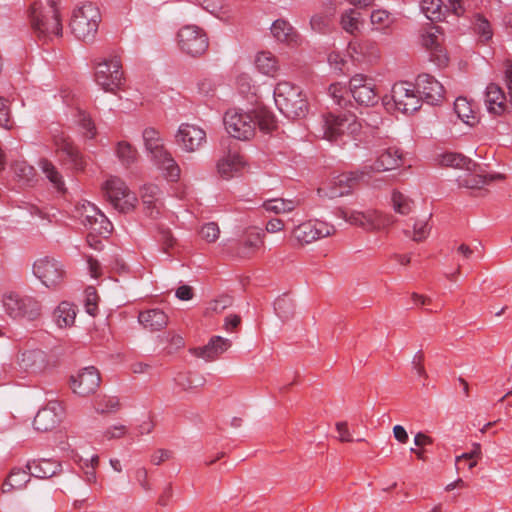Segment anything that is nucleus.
<instances>
[{
  "label": "nucleus",
  "mask_w": 512,
  "mask_h": 512,
  "mask_svg": "<svg viewBox=\"0 0 512 512\" xmlns=\"http://www.w3.org/2000/svg\"><path fill=\"white\" fill-rule=\"evenodd\" d=\"M403 164V154L395 147L383 150L373 165L364 166L369 175L372 172H385L399 168Z\"/></svg>",
  "instance_id": "26"
},
{
  "label": "nucleus",
  "mask_w": 512,
  "mask_h": 512,
  "mask_svg": "<svg viewBox=\"0 0 512 512\" xmlns=\"http://www.w3.org/2000/svg\"><path fill=\"white\" fill-rule=\"evenodd\" d=\"M26 468L36 478H50L61 471V464L52 459H40L28 462Z\"/></svg>",
  "instance_id": "31"
},
{
  "label": "nucleus",
  "mask_w": 512,
  "mask_h": 512,
  "mask_svg": "<svg viewBox=\"0 0 512 512\" xmlns=\"http://www.w3.org/2000/svg\"><path fill=\"white\" fill-rule=\"evenodd\" d=\"M101 377L98 370L93 367H86L76 376L71 377V387L74 393L85 397L94 393L100 385Z\"/></svg>",
  "instance_id": "23"
},
{
  "label": "nucleus",
  "mask_w": 512,
  "mask_h": 512,
  "mask_svg": "<svg viewBox=\"0 0 512 512\" xmlns=\"http://www.w3.org/2000/svg\"><path fill=\"white\" fill-rule=\"evenodd\" d=\"M0 127L5 129L12 128V121L10 116V108L8 101L0 97Z\"/></svg>",
  "instance_id": "60"
},
{
  "label": "nucleus",
  "mask_w": 512,
  "mask_h": 512,
  "mask_svg": "<svg viewBox=\"0 0 512 512\" xmlns=\"http://www.w3.org/2000/svg\"><path fill=\"white\" fill-rule=\"evenodd\" d=\"M142 138L152 162L164 172L166 179L177 181L181 173L180 167L165 148L160 132L153 127H148L143 130Z\"/></svg>",
  "instance_id": "1"
},
{
  "label": "nucleus",
  "mask_w": 512,
  "mask_h": 512,
  "mask_svg": "<svg viewBox=\"0 0 512 512\" xmlns=\"http://www.w3.org/2000/svg\"><path fill=\"white\" fill-rule=\"evenodd\" d=\"M38 165L46 178L58 191H65L63 176L50 160L43 158L39 161Z\"/></svg>",
  "instance_id": "38"
},
{
  "label": "nucleus",
  "mask_w": 512,
  "mask_h": 512,
  "mask_svg": "<svg viewBox=\"0 0 512 512\" xmlns=\"http://www.w3.org/2000/svg\"><path fill=\"white\" fill-rule=\"evenodd\" d=\"M77 122L82 129L83 135L88 139H93L96 136V127L89 114L85 111L79 110L77 114Z\"/></svg>",
  "instance_id": "52"
},
{
  "label": "nucleus",
  "mask_w": 512,
  "mask_h": 512,
  "mask_svg": "<svg viewBox=\"0 0 512 512\" xmlns=\"http://www.w3.org/2000/svg\"><path fill=\"white\" fill-rule=\"evenodd\" d=\"M224 154L217 162L218 174L224 179L237 176L245 167V162L239 153L236 143L224 146Z\"/></svg>",
  "instance_id": "20"
},
{
  "label": "nucleus",
  "mask_w": 512,
  "mask_h": 512,
  "mask_svg": "<svg viewBox=\"0 0 512 512\" xmlns=\"http://www.w3.org/2000/svg\"><path fill=\"white\" fill-rule=\"evenodd\" d=\"M198 93L204 97H213L216 92V83L211 79H203L197 84Z\"/></svg>",
  "instance_id": "61"
},
{
  "label": "nucleus",
  "mask_w": 512,
  "mask_h": 512,
  "mask_svg": "<svg viewBox=\"0 0 512 512\" xmlns=\"http://www.w3.org/2000/svg\"><path fill=\"white\" fill-rule=\"evenodd\" d=\"M275 311L279 318L295 317L293 313V305L286 299H278L275 302Z\"/></svg>",
  "instance_id": "58"
},
{
  "label": "nucleus",
  "mask_w": 512,
  "mask_h": 512,
  "mask_svg": "<svg viewBox=\"0 0 512 512\" xmlns=\"http://www.w3.org/2000/svg\"><path fill=\"white\" fill-rule=\"evenodd\" d=\"M332 14V11L314 14L310 19L311 29L316 32H324L329 25V18Z\"/></svg>",
  "instance_id": "57"
},
{
  "label": "nucleus",
  "mask_w": 512,
  "mask_h": 512,
  "mask_svg": "<svg viewBox=\"0 0 512 512\" xmlns=\"http://www.w3.org/2000/svg\"><path fill=\"white\" fill-rule=\"evenodd\" d=\"M361 129V123L353 114L335 115L327 114L323 121V138L328 141H335L339 136L348 133L357 134Z\"/></svg>",
  "instance_id": "13"
},
{
  "label": "nucleus",
  "mask_w": 512,
  "mask_h": 512,
  "mask_svg": "<svg viewBox=\"0 0 512 512\" xmlns=\"http://www.w3.org/2000/svg\"><path fill=\"white\" fill-rule=\"evenodd\" d=\"M255 66L262 74L267 76H274L279 69L277 58L269 51L257 53Z\"/></svg>",
  "instance_id": "37"
},
{
  "label": "nucleus",
  "mask_w": 512,
  "mask_h": 512,
  "mask_svg": "<svg viewBox=\"0 0 512 512\" xmlns=\"http://www.w3.org/2000/svg\"><path fill=\"white\" fill-rule=\"evenodd\" d=\"M232 304V299L229 296H221L208 303L206 307V316L214 317L222 312L225 308Z\"/></svg>",
  "instance_id": "56"
},
{
  "label": "nucleus",
  "mask_w": 512,
  "mask_h": 512,
  "mask_svg": "<svg viewBox=\"0 0 512 512\" xmlns=\"http://www.w3.org/2000/svg\"><path fill=\"white\" fill-rule=\"evenodd\" d=\"M485 104L494 115H502L508 109V101L501 87L491 83L486 88Z\"/></svg>",
  "instance_id": "30"
},
{
  "label": "nucleus",
  "mask_w": 512,
  "mask_h": 512,
  "mask_svg": "<svg viewBox=\"0 0 512 512\" xmlns=\"http://www.w3.org/2000/svg\"><path fill=\"white\" fill-rule=\"evenodd\" d=\"M334 232L335 228L332 225L319 220H308L295 226L291 234L298 245L305 246L331 236Z\"/></svg>",
  "instance_id": "15"
},
{
  "label": "nucleus",
  "mask_w": 512,
  "mask_h": 512,
  "mask_svg": "<svg viewBox=\"0 0 512 512\" xmlns=\"http://www.w3.org/2000/svg\"><path fill=\"white\" fill-rule=\"evenodd\" d=\"M253 118L262 131L270 132L276 127L275 116L265 107L257 108Z\"/></svg>",
  "instance_id": "44"
},
{
  "label": "nucleus",
  "mask_w": 512,
  "mask_h": 512,
  "mask_svg": "<svg viewBox=\"0 0 512 512\" xmlns=\"http://www.w3.org/2000/svg\"><path fill=\"white\" fill-rule=\"evenodd\" d=\"M102 191L106 199L119 212L128 213L136 207L138 201L136 195L119 177H109L102 184Z\"/></svg>",
  "instance_id": "6"
},
{
  "label": "nucleus",
  "mask_w": 512,
  "mask_h": 512,
  "mask_svg": "<svg viewBox=\"0 0 512 512\" xmlns=\"http://www.w3.org/2000/svg\"><path fill=\"white\" fill-rule=\"evenodd\" d=\"M162 251L168 255H172L176 240L169 231L161 232Z\"/></svg>",
  "instance_id": "63"
},
{
  "label": "nucleus",
  "mask_w": 512,
  "mask_h": 512,
  "mask_svg": "<svg viewBox=\"0 0 512 512\" xmlns=\"http://www.w3.org/2000/svg\"><path fill=\"white\" fill-rule=\"evenodd\" d=\"M392 99L395 107L402 113H412L421 107L422 98L416 83L403 81L396 83L392 88Z\"/></svg>",
  "instance_id": "16"
},
{
  "label": "nucleus",
  "mask_w": 512,
  "mask_h": 512,
  "mask_svg": "<svg viewBox=\"0 0 512 512\" xmlns=\"http://www.w3.org/2000/svg\"><path fill=\"white\" fill-rule=\"evenodd\" d=\"M53 144L55 152L61 157L65 164H70L71 167L77 171H83L85 169L86 160L68 135L63 132L54 134Z\"/></svg>",
  "instance_id": "18"
},
{
  "label": "nucleus",
  "mask_w": 512,
  "mask_h": 512,
  "mask_svg": "<svg viewBox=\"0 0 512 512\" xmlns=\"http://www.w3.org/2000/svg\"><path fill=\"white\" fill-rule=\"evenodd\" d=\"M19 365L28 373H42L48 366L47 355L39 349L25 351L21 354Z\"/></svg>",
  "instance_id": "29"
},
{
  "label": "nucleus",
  "mask_w": 512,
  "mask_h": 512,
  "mask_svg": "<svg viewBox=\"0 0 512 512\" xmlns=\"http://www.w3.org/2000/svg\"><path fill=\"white\" fill-rule=\"evenodd\" d=\"M328 63L334 70L343 72L346 65V60L339 52L334 51L328 55Z\"/></svg>",
  "instance_id": "64"
},
{
  "label": "nucleus",
  "mask_w": 512,
  "mask_h": 512,
  "mask_svg": "<svg viewBox=\"0 0 512 512\" xmlns=\"http://www.w3.org/2000/svg\"><path fill=\"white\" fill-rule=\"evenodd\" d=\"M160 190L158 186L149 184L142 189V201L147 215L156 217L160 213L162 201L159 197Z\"/></svg>",
  "instance_id": "33"
},
{
  "label": "nucleus",
  "mask_w": 512,
  "mask_h": 512,
  "mask_svg": "<svg viewBox=\"0 0 512 512\" xmlns=\"http://www.w3.org/2000/svg\"><path fill=\"white\" fill-rule=\"evenodd\" d=\"M421 10L431 21H440L444 16L441 0H423Z\"/></svg>",
  "instance_id": "46"
},
{
  "label": "nucleus",
  "mask_w": 512,
  "mask_h": 512,
  "mask_svg": "<svg viewBox=\"0 0 512 512\" xmlns=\"http://www.w3.org/2000/svg\"><path fill=\"white\" fill-rule=\"evenodd\" d=\"M416 86L423 101L434 105L444 98L443 85L432 75L420 74L416 79Z\"/></svg>",
  "instance_id": "24"
},
{
  "label": "nucleus",
  "mask_w": 512,
  "mask_h": 512,
  "mask_svg": "<svg viewBox=\"0 0 512 512\" xmlns=\"http://www.w3.org/2000/svg\"><path fill=\"white\" fill-rule=\"evenodd\" d=\"M230 346L231 342L228 339H224L221 336H213L205 346L191 348L190 352L194 356L203 358L206 361H213L227 351Z\"/></svg>",
  "instance_id": "27"
},
{
  "label": "nucleus",
  "mask_w": 512,
  "mask_h": 512,
  "mask_svg": "<svg viewBox=\"0 0 512 512\" xmlns=\"http://www.w3.org/2000/svg\"><path fill=\"white\" fill-rule=\"evenodd\" d=\"M443 36L439 27L431 26L421 35V43L434 58L437 65H446L448 57L442 47Z\"/></svg>",
  "instance_id": "25"
},
{
  "label": "nucleus",
  "mask_w": 512,
  "mask_h": 512,
  "mask_svg": "<svg viewBox=\"0 0 512 512\" xmlns=\"http://www.w3.org/2000/svg\"><path fill=\"white\" fill-rule=\"evenodd\" d=\"M95 81L106 92L114 93L123 83L122 63L116 56L95 65Z\"/></svg>",
  "instance_id": "9"
},
{
  "label": "nucleus",
  "mask_w": 512,
  "mask_h": 512,
  "mask_svg": "<svg viewBox=\"0 0 512 512\" xmlns=\"http://www.w3.org/2000/svg\"><path fill=\"white\" fill-rule=\"evenodd\" d=\"M196 3L222 22L229 23L235 17L234 9L222 0H196Z\"/></svg>",
  "instance_id": "32"
},
{
  "label": "nucleus",
  "mask_w": 512,
  "mask_h": 512,
  "mask_svg": "<svg viewBox=\"0 0 512 512\" xmlns=\"http://www.w3.org/2000/svg\"><path fill=\"white\" fill-rule=\"evenodd\" d=\"M264 233L257 230H249L243 236L240 254L243 257H250L264 245Z\"/></svg>",
  "instance_id": "36"
},
{
  "label": "nucleus",
  "mask_w": 512,
  "mask_h": 512,
  "mask_svg": "<svg viewBox=\"0 0 512 512\" xmlns=\"http://www.w3.org/2000/svg\"><path fill=\"white\" fill-rule=\"evenodd\" d=\"M175 142L186 153H195L206 143V132L201 127L182 123L175 134Z\"/></svg>",
  "instance_id": "19"
},
{
  "label": "nucleus",
  "mask_w": 512,
  "mask_h": 512,
  "mask_svg": "<svg viewBox=\"0 0 512 512\" xmlns=\"http://www.w3.org/2000/svg\"><path fill=\"white\" fill-rule=\"evenodd\" d=\"M220 234L219 227L216 223H207L200 231L201 237L207 242H214L218 239Z\"/></svg>",
  "instance_id": "59"
},
{
  "label": "nucleus",
  "mask_w": 512,
  "mask_h": 512,
  "mask_svg": "<svg viewBox=\"0 0 512 512\" xmlns=\"http://www.w3.org/2000/svg\"><path fill=\"white\" fill-rule=\"evenodd\" d=\"M77 306L69 301H62L53 311L56 320H75Z\"/></svg>",
  "instance_id": "51"
},
{
  "label": "nucleus",
  "mask_w": 512,
  "mask_h": 512,
  "mask_svg": "<svg viewBox=\"0 0 512 512\" xmlns=\"http://www.w3.org/2000/svg\"><path fill=\"white\" fill-rule=\"evenodd\" d=\"M349 89L360 105L374 106L379 102L380 95L375 81L363 74H356L350 79Z\"/></svg>",
  "instance_id": "17"
},
{
  "label": "nucleus",
  "mask_w": 512,
  "mask_h": 512,
  "mask_svg": "<svg viewBox=\"0 0 512 512\" xmlns=\"http://www.w3.org/2000/svg\"><path fill=\"white\" fill-rule=\"evenodd\" d=\"M64 416V408L57 401H50L41 408L33 421L34 428L40 432H48L56 428Z\"/></svg>",
  "instance_id": "21"
},
{
  "label": "nucleus",
  "mask_w": 512,
  "mask_h": 512,
  "mask_svg": "<svg viewBox=\"0 0 512 512\" xmlns=\"http://www.w3.org/2000/svg\"><path fill=\"white\" fill-rule=\"evenodd\" d=\"M439 163L442 166L453 167V168H465L471 170V166L475 164L464 155L459 153L447 152L440 156Z\"/></svg>",
  "instance_id": "41"
},
{
  "label": "nucleus",
  "mask_w": 512,
  "mask_h": 512,
  "mask_svg": "<svg viewBox=\"0 0 512 512\" xmlns=\"http://www.w3.org/2000/svg\"><path fill=\"white\" fill-rule=\"evenodd\" d=\"M454 109L458 117L465 124L472 127L478 122L475 112L465 98H457L454 103Z\"/></svg>",
  "instance_id": "40"
},
{
  "label": "nucleus",
  "mask_w": 512,
  "mask_h": 512,
  "mask_svg": "<svg viewBox=\"0 0 512 512\" xmlns=\"http://www.w3.org/2000/svg\"><path fill=\"white\" fill-rule=\"evenodd\" d=\"M272 36L287 46H299L302 42L301 36L294 27L286 20L278 19L271 26Z\"/></svg>",
  "instance_id": "28"
},
{
  "label": "nucleus",
  "mask_w": 512,
  "mask_h": 512,
  "mask_svg": "<svg viewBox=\"0 0 512 512\" xmlns=\"http://www.w3.org/2000/svg\"><path fill=\"white\" fill-rule=\"evenodd\" d=\"M100 22L98 6L92 2H84L73 9L69 27L78 40L91 42L97 34Z\"/></svg>",
  "instance_id": "2"
},
{
  "label": "nucleus",
  "mask_w": 512,
  "mask_h": 512,
  "mask_svg": "<svg viewBox=\"0 0 512 512\" xmlns=\"http://www.w3.org/2000/svg\"><path fill=\"white\" fill-rule=\"evenodd\" d=\"M393 23L394 18L387 10L376 9L370 15V24L375 31H386Z\"/></svg>",
  "instance_id": "39"
},
{
  "label": "nucleus",
  "mask_w": 512,
  "mask_h": 512,
  "mask_svg": "<svg viewBox=\"0 0 512 512\" xmlns=\"http://www.w3.org/2000/svg\"><path fill=\"white\" fill-rule=\"evenodd\" d=\"M120 407L117 397L103 396L96 401L95 409L98 413H113Z\"/></svg>",
  "instance_id": "53"
},
{
  "label": "nucleus",
  "mask_w": 512,
  "mask_h": 512,
  "mask_svg": "<svg viewBox=\"0 0 512 512\" xmlns=\"http://www.w3.org/2000/svg\"><path fill=\"white\" fill-rule=\"evenodd\" d=\"M274 100L279 111L288 118H301L308 112L306 95L299 87L289 82L283 81L276 85Z\"/></svg>",
  "instance_id": "4"
},
{
  "label": "nucleus",
  "mask_w": 512,
  "mask_h": 512,
  "mask_svg": "<svg viewBox=\"0 0 512 512\" xmlns=\"http://www.w3.org/2000/svg\"><path fill=\"white\" fill-rule=\"evenodd\" d=\"M31 28L39 39H49L62 35L59 10L54 2L43 6L35 3L29 11Z\"/></svg>",
  "instance_id": "3"
},
{
  "label": "nucleus",
  "mask_w": 512,
  "mask_h": 512,
  "mask_svg": "<svg viewBox=\"0 0 512 512\" xmlns=\"http://www.w3.org/2000/svg\"><path fill=\"white\" fill-rule=\"evenodd\" d=\"M501 175L485 176L481 174H467L459 180V186L468 189H482L485 185L496 179H501Z\"/></svg>",
  "instance_id": "42"
},
{
  "label": "nucleus",
  "mask_w": 512,
  "mask_h": 512,
  "mask_svg": "<svg viewBox=\"0 0 512 512\" xmlns=\"http://www.w3.org/2000/svg\"><path fill=\"white\" fill-rule=\"evenodd\" d=\"M392 206L394 211L401 215H407L412 210V202L408 197H406L400 192L393 193Z\"/></svg>",
  "instance_id": "54"
},
{
  "label": "nucleus",
  "mask_w": 512,
  "mask_h": 512,
  "mask_svg": "<svg viewBox=\"0 0 512 512\" xmlns=\"http://www.w3.org/2000/svg\"><path fill=\"white\" fill-rule=\"evenodd\" d=\"M134 477L137 483L142 487L145 492L152 490V486L148 480V471L145 467H139L134 471Z\"/></svg>",
  "instance_id": "62"
},
{
  "label": "nucleus",
  "mask_w": 512,
  "mask_h": 512,
  "mask_svg": "<svg viewBox=\"0 0 512 512\" xmlns=\"http://www.w3.org/2000/svg\"><path fill=\"white\" fill-rule=\"evenodd\" d=\"M31 476L32 475L29 470L26 471L21 468L11 469L9 475L2 484V492L11 493L13 491L23 489L30 481Z\"/></svg>",
  "instance_id": "34"
},
{
  "label": "nucleus",
  "mask_w": 512,
  "mask_h": 512,
  "mask_svg": "<svg viewBox=\"0 0 512 512\" xmlns=\"http://www.w3.org/2000/svg\"><path fill=\"white\" fill-rule=\"evenodd\" d=\"M369 176V171L364 167L356 172L342 173L332 177L327 183L318 188V194L322 197L336 198L349 194L364 177Z\"/></svg>",
  "instance_id": "8"
},
{
  "label": "nucleus",
  "mask_w": 512,
  "mask_h": 512,
  "mask_svg": "<svg viewBox=\"0 0 512 512\" xmlns=\"http://www.w3.org/2000/svg\"><path fill=\"white\" fill-rule=\"evenodd\" d=\"M32 273L48 289L59 287L66 276L63 263L50 256L37 258L32 264Z\"/></svg>",
  "instance_id": "7"
},
{
  "label": "nucleus",
  "mask_w": 512,
  "mask_h": 512,
  "mask_svg": "<svg viewBox=\"0 0 512 512\" xmlns=\"http://www.w3.org/2000/svg\"><path fill=\"white\" fill-rule=\"evenodd\" d=\"M328 94L339 107H345L350 102L345 84L339 82L331 84L328 88Z\"/></svg>",
  "instance_id": "50"
},
{
  "label": "nucleus",
  "mask_w": 512,
  "mask_h": 512,
  "mask_svg": "<svg viewBox=\"0 0 512 512\" xmlns=\"http://www.w3.org/2000/svg\"><path fill=\"white\" fill-rule=\"evenodd\" d=\"M347 51L350 58L357 63L374 64L381 57L378 43L370 39L351 42Z\"/></svg>",
  "instance_id": "22"
},
{
  "label": "nucleus",
  "mask_w": 512,
  "mask_h": 512,
  "mask_svg": "<svg viewBox=\"0 0 512 512\" xmlns=\"http://www.w3.org/2000/svg\"><path fill=\"white\" fill-rule=\"evenodd\" d=\"M174 381L178 387L187 392L196 391L206 383V379L202 374L191 371L178 373Z\"/></svg>",
  "instance_id": "35"
},
{
  "label": "nucleus",
  "mask_w": 512,
  "mask_h": 512,
  "mask_svg": "<svg viewBox=\"0 0 512 512\" xmlns=\"http://www.w3.org/2000/svg\"><path fill=\"white\" fill-rule=\"evenodd\" d=\"M13 170L18 180L23 182L24 184L30 185L35 181V169L33 166L27 164L26 162H15L13 164Z\"/></svg>",
  "instance_id": "47"
},
{
  "label": "nucleus",
  "mask_w": 512,
  "mask_h": 512,
  "mask_svg": "<svg viewBox=\"0 0 512 512\" xmlns=\"http://www.w3.org/2000/svg\"><path fill=\"white\" fill-rule=\"evenodd\" d=\"M116 154L121 163L125 166H130L137 159V151L131 144L121 141L117 144Z\"/></svg>",
  "instance_id": "48"
},
{
  "label": "nucleus",
  "mask_w": 512,
  "mask_h": 512,
  "mask_svg": "<svg viewBox=\"0 0 512 512\" xmlns=\"http://www.w3.org/2000/svg\"><path fill=\"white\" fill-rule=\"evenodd\" d=\"M339 217L351 225L360 227L369 232L384 231L395 222L393 215L377 210L357 211L342 209Z\"/></svg>",
  "instance_id": "5"
},
{
  "label": "nucleus",
  "mask_w": 512,
  "mask_h": 512,
  "mask_svg": "<svg viewBox=\"0 0 512 512\" xmlns=\"http://www.w3.org/2000/svg\"><path fill=\"white\" fill-rule=\"evenodd\" d=\"M226 131L234 138L248 140L253 137L256 122L253 116L239 108L228 109L223 117Z\"/></svg>",
  "instance_id": "10"
},
{
  "label": "nucleus",
  "mask_w": 512,
  "mask_h": 512,
  "mask_svg": "<svg viewBox=\"0 0 512 512\" xmlns=\"http://www.w3.org/2000/svg\"><path fill=\"white\" fill-rule=\"evenodd\" d=\"M340 23L346 32L355 34L360 31L362 26L361 13L354 9H348L342 14Z\"/></svg>",
  "instance_id": "43"
},
{
  "label": "nucleus",
  "mask_w": 512,
  "mask_h": 512,
  "mask_svg": "<svg viewBox=\"0 0 512 512\" xmlns=\"http://www.w3.org/2000/svg\"><path fill=\"white\" fill-rule=\"evenodd\" d=\"M474 31L478 35L479 41L486 44L493 37V31L487 19L477 15L474 21Z\"/></svg>",
  "instance_id": "49"
},
{
  "label": "nucleus",
  "mask_w": 512,
  "mask_h": 512,
  "mask_svg": "<svg viewBox=\"0 0 512 512\" xmlns=\"http://www.w3.org/2000/svg\"><path fill=\"white\" fill-rule=\"evenodd\" d=\"M3 307L10 318H26L35 320L41 316V305L30 297H21L17 293L10 292L3 298Z\"/></svg>",
  "instance_id": "14"
},
{
  "label": "nucleus",
  "mask_w": 512,
  "mask_h": 512,
  "mask_svg": "<svg viewBox=\"0 0 512 512\" xmlns=\"http://www.w3.org/2000/svg\"><path fill=\"white\" fill-rule=\"evenodd\" d=\"M297 202L287 199H270L263 203V207L268 212L275 214H285L293 211Z\"/></svg>",
  "instance_id": "45"
},
{
  "label": "nucleus",
  "mask_w": 512,
  "mask_h": 512,
  "mask_svg": "<svg viewBox=\"0 0 512 512\" xmlns=\"http://www.w3.org/2000/svg\"><path fill=\"white\" fill-rule=\"evenodd\" d=\"M177 45L182 53L191 57H200L207 51L209 42L201 28L187 25L178 31Z\"/></svg>",
  "instance_id": "11"
},
{
  "label": "nucleus",
  "mask_w": 512,
  "mask_h": 512,
  "mask_svg": "<svg viewBox=\"0 0 512 512\" xmlns=\"http://www.w3.org/2000/svg\"><path fill=\"white\" fill-rule=\"evenodd\" d=\"M429 218L417 219L413 226L412 239L416 242L424 241L430 234Z\"/></svg>",
  "instance_id": "55"
},
{
  "label": "nucleus",
  "mask_w": 512,
  "mask_h": 512,
  "mask_svg": "<svg viewBox=\"0 0 512 512\" xmlns=\"http://www.w3.org/2000/svg\"><path fill=\"white\" fill-rule=\"evenodd\" d=\"M76 211L82 224L92 232L102 237L111 234L113 230L112 223L95 204L83 200L77 204Z\"/></svg>",
  "instance_id": "12"
}]
</instances>
